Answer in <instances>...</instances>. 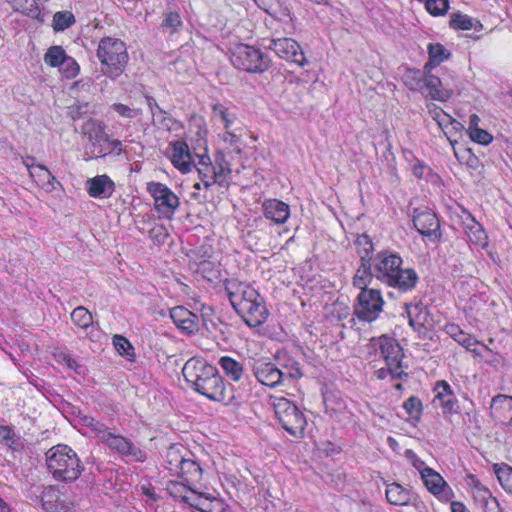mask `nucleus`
<instances>
[{"label": "nucleus", "mask_w": 512, "mask_h": 512, "mask_svg": "<svg viewBox=\"0 0 512 512\" xmlns=\"http://www.w3.org/2000/svg\"><path fill=\"white\" fill-rule=\"evenodd\" d=\"M182 374L189 386L210 401L226 406H236L239 402L227 385L218 369L202 358L192 357L183 366Z\"/></svg>", "instance_id": "obj_1"}, {"label": "nucleus", "mask_w": 512, "mask_h": 512, "mask_svg": "<svg viewBox=\"0 0 512 512\" xmlns=\"http://www.w3.org/2000/svg\"><path fill=\"white\" fill-rule=\"evenodd\" d=\"M224 288L232 308L249 327H260L267 321L270 312L266 301L254 286L226 279Z\"/></svg>", "instance_id": "obj_2"}, {"label": "nucleus", "mask_w": 512, "mask_h": 512, "mask_svg": "<svg viewBox=\"0 0 512 512\" xmlns=\"http://www.w3.org/2000/svg\"><path fill=\"white\" fill-rule=\"evenodd\" d=\"M96 55L101 64V72L113 80L124 73L129 61L125 42L110 36L100 39Z\"/></svg>", "instance_id": "obj_3"}, {"label": "nucleus", "mask_w": 512, "mask_h": 512, "mask_svg": "<svg viewBox=\"0 0 512 512\" xmlns=\"http://www.w3.org/2000/svg\"><path fill=\"white\" fill-rule=\"evenodd\" d=\"M46 455L48 470L56 480L72 482L80 477L83 465L71 447L59 444L50 448Z\"/></svg>", "instance_id": "obj_4"}, {"label": "nucleus", "mask_w": 512, "mask_h": 512, "mask_svg": "<svg viewBox=\"0 0 512 512\" xmlns=\"http://www.w3.org/2000/svg\"><path fill=\"white\" fill-rule=\"evenodd\" d=\"M232 66L242 72L263 74L272 66V59L260 47L237 43L230 50Z\"/></svg>", "instance_id": "obj_5"}, {"label": "nucleus", "mask_w": 512, "mask_h": 512, "mask_svg": "<svg viewBox=\"0 0 512 512\" xmlns=\"http://www.w3.org/2000/svg\"><path fill=\"white\" fill-rule=\"evenodd\" d=\"M166 490L174 499L181 500L198 512L222 511V502L219 498L200 492L184 481H169Z\"/></svg>", "instance_id": "obj_6"}, {"label": "nucleus", "mask_w": 512, "mask_h": 512, "mask_svg": "<svg viewBox=\"0 0 512 512\" xmlns=\"http://www.w3.org/2000/svg\"><path fill=\"white\" fill-rule=\"evenodd\" d=\"M275 416L283 429L295 438H303L307 420L295 403L285 397H270Z\"/></svg>", "instance_id": "obj_7"}, {"label": "nucleus", "mask_w": 512, "mask_h": 512, "mask_svg": "<svg viewBox=\"0 0 512 512\" xmlns=\"http://www.w3.org/2000/svg\"><path fill=\"white\" fill-rule=\"evenodd\" d=\"M194 167L205 189L211 188L214 184L225 185L231 175L230 163L225 160L222 152L216 153L213 161L209 155H201Z\"/></svg>", "instance_id": "obj_8"}, {"label": "nucleus", "mask_w": 512, "mask_h": 512, "mask_svg": "<svg viewBox=\"0 0 512 512\" xmlns=\"http://www.w3.org/2000/svg\"><path fill=\"white\" fill-rule=\"evenodd\" d=\"M146 191L153 199V208L159 218L172 220L180 207L179 197L166 184L150 181L146 183Z\"/></svg>", "instance_id": "obj_9"}, {"label": "nucleus", "mask_w": 512, "mask_h": 512, "mask_svg": "<svg viewBox=\"0 0 512 512\" xmlns=\"http://www.w3.org/2000/svg\"><path fill=\"white\" fill-rule=\"evenodd\" d=\"M378 345L381 357L389 367L391 378L393 380L406 379L408 374L403 369L404 351L400 343L395 338L382 335L378 339Z\"/></svg>", "instance_id": "obj_10"}, {"label": "nucleus", "mask_w": 512, "mask_h": 512, "mask_svg": "<svg viewBox=\"0 0 512 512\" xmlns=\"http://www.w3.org/2000/svg\"><path fill=\"white\" fill-rule=\"evenodd\" d=\"M384 299L378 289L360 291L354 305L356 317L365 322L375 321L383 310Z\"/></svg>", "instance_id": "obj_11"}, {"label": "nucleus", "mask_w": 512, "mask_h": 512, "mask_svg": "<svg viewBox=\"0 0 512 512\" xmlns=\"http://www.w3.org/2000/svg\"><path fill=\"white\" fill-rule=\"evenodd\" d=\"M270 49L281 59L296 64L301 68L309 65L301 45L294 39L288 37L272 39Z\"/></svg>", "instance_id": "obj_12"}, {"label": "nucleus", "mask_w": 512, "mask_h": 512, "mask_svg": "<svg viewBox=\"0 0 512 512\" xmlns=\"http://www.w3.org/2000/svg\"><path fill=\"white\" fill-rule=\"evenodd\" d=\"M165 156L171 164L182 174H188L192 171L195 163L185 140L178 139L168 143L165 150Z\"/></svg>", "instance_id": "obj_13"}, {"label": "nucleus", "mask_w": 512, "mask_h": 512, "mask_svg": "<svg viewBox=\"0 0 512 512\" xmlns=\"http://www.w3.org/2000/svg\"><path fill=\"white\" fill-rule=\"evenodd\" d=\"M213 117L220 121L225 130L223 134L224 142L230 146H237L242 137V128H233L237 119L234 112L221 103H215L211 106Z\"/></svg>", "instance_id": "obj_14"}, {"label": "nucleus", "mask_w": 512, "mask_h": 512, "mask_svg": "<svg viewBox=\"0 0 512 512\" xmlns=\"http://www.w3.org/2000/svg\"><path fill=\"white\" fill-rule=\"evenodd\" d=\"M100 441L111 450L123 456L131 457L135 461L144 462L147 458L146 453L136 447L131 440L121 434L112 433L110 429Z\"/></svg>", "instance_id": "obj_15"}, {"label": "nucleus", "mask_w": 512, "mask_h": 512, "mask_svg": "<svg viewBox=\"0 0 512 512\" xmlns=\"http://www.w3.org/2000/svg\"><path fill=\"white\" fill-rule=\"evenodd\" d=\"M426 489L440 502L448 503L455 497L454 490L440 473L430 468L421 475Z\"/></svg>", "instance_id": "obj_16"}, {"label": "nucleus", "mask_w": 512, "mask_h": 512, "mask_svg": "<svg viewBox=\"0 0 512 512\" xmlns=\"http://www.w3.org/2000/svg\"><path fill=\"white\" fill-rule=\"evenodd\" d=\"M35 161L36 159L34 157L27 156L23 160V164L38 188L49 193L55 191L58 186H61L60 182L45 165L36 164Z\"/></svg>", "instance_id": "obj_17"}, {"label": "nucleus", "mask_w": 512, "mask_h": 512, "mask_svg": "<svg viewBox=\"0 0 512 512\" xmlns=\"http://www.w3.org/2000/svg\"><path fill=\"white\" fill-rule=\"evenodd\" d=\"M412 221L414 227L422 236L433 242L440 240V222L433 211L430 209H415Z\"/></svg>", "instance_id": "obj_18"}, {"label": "nucleus", "mask_w": 512, "mask_h": 512, "mask_svg": "<svg viewBox=\"0 0 512 512\" xmlns=\"http://www.w3.org/2000/svg\"><path fill=\"white\" fill-rule=\"evenodd\" d=\"M401 266H403V259L398 253L388 250L380 251L375 262L376 277L386 284Z\"/></svg>", "instance_id": "obj_19"}, {"label": "nucleus", "mask_w": 512, "mask_h": 512, "mask_svg": "<svg viewBox=\"0 0 512 512\" xmlns=\"http://www.w3.org/2000/svg\"><path fill=\"white\" fill-rule=\"evenodd\" d=\"M433 402L441 408L444 416H451L458 413V400L451 385L445 381H437L433 388Z\"/></svg>", "instance_id": "obj_20"}, {"label": "nucleus", "mask_w": 512, "mask_h": 512, "mask_svg": "<svg viewBox=\"0 0 512 512\" xmlns=\"http://www.w3.org/2000/svg\"><path fill=\"white\" fill-rule=\"evenodd\" d=\"M253 373L258 382L270 388L281 385L285 379L284 371L268 361H257Z\"/></svg>", "instance_id": "obj_21"}, {"label": "nucleus", "mask_w": 512, "mask_h": 512, "mask_svg": "<svg viewBox=\"0 0 512 512\" xmlns=\"http://www.w3.org/2000/svg\"><path fill=\"white\" fill-rule=\"evenodd\" d=\"M432 72H425L422 94L433 101L445 103L452 98L454 91L451 88L444 87L442 80Z\"/></svg>", "instance_id": "obj_22"}, {"label": "nucleus", "mask_w": 512, "mask_h": 512, "mask_svg": "<svg viewBox=\"0 0 512 512\" xmlns=\"http://www.w3.org/2000/svg\"><path fill=\"white\" fill-rule=\"evenodd\" d=\"M170 317L176 327L187 335H192L199 329L197 314L191 312L184 306L173 307L170 310Z\"/></svg>", "instance_id": "obj_23"}, {"label": "nucleus", "mask_w": 512, "mask_h": 512, "mask_svg": "<svg viewBox=\"0 0 512 512\" xmlns=\"http://www.w3.org/2000/svg\"><path fill=\"white\" fill-rule=\"evenodd\" d=\"M461 225L465 235L471 243L482 248L487 246L488 236L483 226L475 220L470 212L463 210Z\"/></svg>", "instance_id": "obj_24"}, {"label": "nucleus", "mask_w": 512, "mask_h": 512, "mask_svg": "<svg viewBox=\"0 0 512 512\" xmlns=\"http://www.w3.org/2000/svg\"><path fill=\"white\" fill-rule=\"evenodd\" d=\"M263 215L276 225L285 224L290 217V206L276 198L265 199L262 203Z\"/></svg>", "instance_id": "obj_25"}, {"label": "nucleus", "mask_w": 512, "mask_h": 512, "mask_svg": "<svg viewBox=\"0 0 512 512\" xmlns=\"http://www.w3.org/2000/svg\"><path fill=\"white\" fill-rule=\"evenodd\" d=\"M419 282V276L413 268H401L390 278L386 285L401 293L413 291Z\"/></svg>", "instance_id": "obj_26"}, {"label": "nucleus", "mask_w": 512, "mask_h": 512, "mask_svg": "<svg viewBox=\"0 0 512 512\" xmlns=\"http://www.w3.org/2000/svg\"><path fill=\"white\" fill-rule=\"evenodd\" d=\"M115 189L114 181L106 174L97 175L87 180V193L92 198H110Z\"/></svg>", "instance_id": "obj_27"}, {"label": "nucleus", "mask_w": 512, "mask_h": 512, "mask_svg": "<svg viewBox=\"0 0 512 512\" xmlns=\"http://www.w3.org/2000/svg\"><path fill=\"white\" fill-rule=\"evenodd\" d=\"M443 330L466 350L475 355H480L476 347L482 343L478 341L474 335L464 331L458 324L448 322L444 325Z\"/></svg>", "instance_id": "obj_28"}, {"label": "nucleus", "mask_w": 512, "mask_h": 512, "mask_svg": "<svg viewBox=\"0 0 512 512\" xmlns=\"http://www.w3.org/2000/svg\"><path fill=\"white\" fill-rule=\"evenodd\" d=\"M491 416L502 424L512 422V396L499 394L492 398Z\"/></svg>", "instance_id": "obj_29"}, {"label": "nucleus", "mask_w": 512, "mask_h": 512, "mask_svg": "<svg viewBox=\"0 0 512 512\" xmlns=\"http://www.w3.org/2000/svg\"><path fill=\"white\" fill-rule=\"evenodd\" d=\"M174 476L179 477L182 481L188 483V485H192L196 488L197 484L202 480L203 470L192 455L184 461L182 466L179 468V472H176Z\"/></svg>", "instance_id": "obj_30"}, {"label": "nucleus", "mask_w": 512, "mask_h": 512, "mask_svg": "<svg viewBox=\"0 0 512 512\" xmlns=\"http://www.w3.org/2000/svg\"><path fill=\"white\" fill-rule=\"evenodd\" d=\"M192 453L189 452L182 444H172L166 451L165 467L171 475L179 472L180 466L187 460Z\"/></svg>", "instance_id": "obj_31"}, {"label": "nucleus", "mask_w": 512, "mask_h": 512, "mask_svg": "<svg viewBox=\"0 0 512 512\" xmlns=\"http://www.w3.org/2000/svg\"><path fill=\"white\" fill-rule=\"evenodd\" d=\"M427 53L428 61L424 64V72L428 73L451 57V52L441 43H429L427 45Z\"/></svg>", "instance_id": "obj_32"}, {"label": "nucleus", "mask_w": 512, "mask_h": 512, "mask_svg": "<svg viewBox=\"0 0 512 512\" xmlns=\"http://www.w3.org/2000/svg\"><path fill=\"white\" fill-rule=\"evenodd\" d=\"M386 500L394 506H408L411 504L412 492L401 484L393 482L386 486Z\"/></svg>", "instance_id": "obj_33"}, {"label": "nucleus", "mask_w": 512, "mask_h": 512, "mask_svg": "<svg viewBox=\"0 0 512 512\" xmlns=\"http://www.w3.org/2000/svg\"><path fill=\"white\" fill-rule=\"evenodd\" d=\"M72 323L80 329L85 336H88L94 330V320L92 313L84 306H78L73 309L70 315Z\"/></svg>", "instance_id": "obj_34"}, {"label": "nucleus", "mask_w": 512, "mask_h": 512, "mask_svg": "<svg viewBox=\"0 0 512 512\" xmlns=\"http://www.w3.org/2000/svg\"><path fill=\"white\" fill-rule=\"evenodd\" d=\"M219 366L223 370L225 376L232 382H239L242 380L245 369L242 362L234 359L231 356H222L218 361Z\"/></svg>", "instance_id": "obj_35"}, {"label": "nucleus", "mask_w": 512, "mask_h": 512, "mask_svg": "<svg viewBox=\"0 0 512 512\" xmlns=\"http://www.w3.org/2000/svg\"><path fill=\"white\" fill-rule=\"evenodd\" d=\"M406 311L409 318V325L415 331L420 332L425 327L428 320L429 313L427 308L423 304L419 303L407 305Z\"/></svg>", "instance_id": "obj_36"}, {"label": "nucleus", "mask_w": 512, "mask_h": 512, "mask_svg": "<svg viewBox=\"0 0 512 512\" xmlns=\"http://www.w3.org/2000/svg\"><path fill=\"white\" fill-rule=\"evenodd\" d=\"M403 409L408 415L406 421L413 427H417L422 420L423 403L418 396H410L402 404Z\"/></svg>", "instance_id": "obj_37"}, {"label": "nucleus", "mask_w": 512, "mask_h": 512, "mask_svg": "<svg viewBox=\"0 0 512 512\" xmlns=\"http://www.w3.org/2000/svg\"><path fill=\"white\" fill-rule=\"evenodd\" d=\"M425 72L416 68H407L403 75V83L412 92L423 93Z\"/></svg>", "instance_id": "obj_38"}, {"label": "nucleus", "mask_w": 512, "mask_h": 512, "mask_svg": "<svg viewBox=\"0 0 512 512\" xmlns=\"http://www.w3.org/2000/svg\"><path fill=\"white\" fill-rule=\"evenodd\" d=\"M492 468L502 489L512 496V466L507 463H495Z\"/></svg>", "instance_id": "obj_39"}, {"label": "nucleus", "mask_w": 512, "mask_h": 512, "mask_svg": "<svg viewBox=\"0 0 512 512\" xmlns=\"http://www.w3.org/2000/svg\"><path fill=\"white\" fill-rule=\"evenodd\" d=\"M78 421L81 426L89 429L99 440H101L109 430L106 424L90 415L79 414Z\"/></svg>", "instance_id": "obj_40"}, {"label": "nucleus", "mask_w": 512, "mask_h": 512, "mask_svg": "<svg viewBox=\"0 0 512 512\" xmlns=\"http://www.w3.org/2000/svg\"><path fill=\"white\" fill-rule=\"evenodd\" d=\"M354 245L357 254L360 256L361 263H370L374 251L371 238L367 234L358 235Z\"/></svg>", "instance_id": "obj_41"}, {"label": "nucleus", "mask_w": 512, "mask_h": 512, "mask_svg": "<svg viewBox=\"0 0 512 512\" xmlns=\"http://www.w3.org/2000/svg\"><path fill=\"white\" fill-rule=\"evenodd\" d=\"M67 55L65 49L60 45L50 46L44 54V62L51 68H59L66 60Z\"/></svg>", "instance_id": "obj_42"}, {"label": "nucleus", "mask_w": 512, "mask_h": 512, "mask_svg": "<svg viewBox=\"0 0 512 512\" xmlns=\"http://www.w3.org/2000/svg\"><path fill=\"white\" fill-rule=\"evenodd\" d=\"M372 279L370 263H361L353 277V285L361 291L369 290L367 286L371 283Z\"/></svg>", "instance_id": "obj_43"}, {"label": "nucleus", "mask_w": 512, "mask_h": 512, "mask_svg": "<svg viewBox=\"0 0 512 512\" xmlns=\"http://www.w3.org/2000/svg\"><path fill=\"white\" fill-rule=\"evenodd\" d=\"M76 22L75 16L71 11H58L53 15L52 28L55 32L64 31Z\"/></svg>", "instance_id": "obj_44"}, {"label": "nucleus", "mask_w": 512, "mask_h": 512, "mask_svg": "<svg viewBox=\"0 0 512 512\" xmlns=\"http://www.w3.org/2000/svg\"><path fill=\"white\" fill-rule=\"evenodd\" d=\"M62 495L56 486L49 485L44 488L41 495L42 507L45 511L55 510V505L61 499Z\"/></svg>", "instance_id": "obj_45"}, {"label": "nucleus", "mask_w": 512, "mask_h": 512, "mask_svg": "<svg viewBox=\"0 0 512 512\" xmlns=\"http://www.w3.org/2000/svg\"><path fill=\"white\" fill-rule=\"evenodd\" d=\"M468 479L471 481L472 487L482 498L486 506L489 504H494L497 507L499 506L497 498L493 496L492 492L486 486H484L475 475L469 474Z\"/></svg>", "instance_id": "obj_46"}, {"label": "nucleus", "mask_w": 512, "mask_h": 512, "mask_svg": "<svg viewBox=\"0 0 512 512\" xmlns=\"http://www.w3.org/2000/svg\"><path fill=\"white\" fill-rule=\"evenodd\" d=\"M155 109L158 113V115H157L158 124L162 128H164L168 131H178L183 128V124L181 121L172 117L169 113H167L165 110L160 108L157 104H155Z\"/></svg>", "instance_id": "obj_47"}, {"label": "nucleus", "mask_w": 512, "mask_h": 512, "mask_svg": "<svg viewBox=\"0 0 512 512\" xmlns=\"http://www.w3.org/2000/svg\"><path fill=\"white\" fill-rule=\"evenodd\" d=\"M477 119L478 117L476 115L472 116L471 123L469 126L470 139L473 142L481 145H489L493 140V136L488 131L479 128L476 123L473 125V120Z\"/></svg>", "instance_id": "obj_48"}, {"label": "nucleus", "mask_w": 512, "mask_h": 512, "mask_svg": "<svg viewBox=\"0 0 512 512\" xmlns=\"http://www.w3.org/2000/svg\"><path fill=\"white\" fill-rule=\"evenodd\" d=\"M426 108L429 115L439 125V127L442 128L443 126H447L452 123L453 118L435 103H427Z\"/></svg>", "instance_id": "obj_49"}, {"label": "nucleus", "mask_w": 512, "mask_h": 512, "mask_svg": "<svg viewBox=\"0 0 512 512\" xmlns=\"http://www.w3.org/2000/svg\"><path fill=\"white\" fill-rule=\"evenodd\" d=\"M426 11L434 16H444L449 10V0H424Z\"/></svg>", "instance_id": "obj_50"}, {"label": "nucleus", "mask_w": 512, "mask_h": 512, "mask_svg": "<svg viewBox=\"0 0 512 512\" xmlns=\"http://www.w3.org/2000/svg\"><path fill=\"white\" fill-rule=\"evenodd\" d=\"M58 69L63 78L68 80L76 78L80 73L78 62L71 56H68Z\"/></svg>", "instance_id": "obj_51"}, {"label": "nucleus", "mask_w": 512, "mask_h": 512, "mask_svg": "<svg viewBox=\"0 0 512 512\" xmlns=\"http://www.w3.org/2000/svg\"><path fill=\"white\" fill-rule=\"evenodd\" d=\"M112 341L119 355L125 356L127 358L134 356V348L126 337L120 334H115Z\"/></svg>", "instance_id": "obj_52"}, {"label": "nucleus", "mask_w": 512, "mask_h": 512, "mask_svg": "<svg viewBox=\"0 0 512 512\" xmlns=\"http://www.w3.org/2000/svg\"><path fill=\"white\" fill-rule=\"evenodd\" d=\"M449 25L454 30H470L473 28V22L470 16L461 13H454L451 16Z\"/></svg>", "instance_id": "obj_53"}, {"label": "nucleus", "mask_w": 512, "mask_h": 512, "mask_svg": "<svg viewBox=\"0 0 512 512\" xmlns=\"http://www.w3.org/2000/svg\"><path fill=\"white\" fill-rule=\"evenodd\" d=\"M285 373V378L299 379L302 377V371L299 362L289 359L286 363L281 364Z\"/></svg>", "instance_id": "obj_54"}, {"label": "nucleus", "mask_w": 512, "mask_h": 512, "mask_svg": "<svg viewBox=\"0 0 512 512\" xmlns=\"http://www.w3.org/2000/svg\"><path fill=\"white\" fill-rule=\"evenodd\" d=\"M112 108L119 116L127 119H133L141 114V109L131 108L122 103H114Z\"/></svg>", "instance_id": "obj_55"}, {"label": "nucleus", "mask_w": 512, "mask_h": 512, "mask_svg": "<svg viewBox=\"0 0 512 512\" xmlns=\"http://www.w3.org/2000/svg\"><path fill=\"white\" fill-rule=\"evenodd\" d=\"M182 25L183 22L178 12H168L165 14L162 27L171 28L173 32H176Z\"/></svg>", "instance_id": "obj_56"}, {"label": "nucleus", "mask_w": 512, "mask_h": 512, "mask_svg": "<svg viewBox=\"0 0 512 512\" xmlns=\"http://www.w3.org/2000/svg\"><path fill=\"white\" fill-rule=\"evenodd\" d=\"M407 457L410 459L413 467L420 473V476L422 475V473H424V470L430 469V467H428L426 463L421 458H419L414 452L407 451Z\"/></svg>", "instance_id": "obj_57"}, {"label": "nucleus", "mask_w": 512, "mask_h": 512, "mask_svg": "<svg viewBox=\"0 0 512 512\" xmlns=\"http://www.w3.org/2000/svg\"><path fill=\"white\" fill-rule=\"evenodd\" d=\"M50 512H75L74 503L71 500L62 498L55 505V510Z\"/></svg>", "instance_id": "obj_58"}, {"label": "nucleus", "mask_w": 512, "mask_h": 512, "mask_svg": "<svg viewBox=\"0 0 512 512\" xmlns=\"http://www.w3.org/2000/svg\"><path fill=\"white\" fill-rule=\"evenodd\" d=\"M141 492L144 496L152 501H156L159 498L156 494L155 487L149 482L141 485Z\"/></svg>", "instance_id": "obj_59"}, {"label": "nucleus", "mask_w": 512, "mask_h": 512, "mask_svg": "<svg viewBox=\"0 0 512 512\" xmlns=\"http://www.w3.org/2000/svg\"><path fill=\"white\" fill-rule=\"evenodd\" d=\"M13 438V431L7 425H0V442H7Z\"/></svg>", "instance_id": "obj_60"}, {"label": "nucleus", "mask_w": 512, "mask_h": 512, "mask_svg": "<svg viewBox=\"0 0 512 512\" xmlns=\"http://www.w3.org/2000/svg\"><path fill=\"white\" fill-rule=\"evenodd\" d=\"M451 512H470L469 509L463 502L460 501H449Z\"/></svg>", "instance_id": "obj_61"}, {"label": "nucleus", "mask_w": 512, "mask_h": 512, "mask_svg": "<svg viewBox=\"0 0 512 512\" xmlns=\"http://www.w3.org/2000/svg\"><path fill=\"white\" fill-rule=\"evenodd\" d=\"M425 168H426V166L418 161L417 163H415L413 165V168H412L413 174L418 178H422L424 176Z\"/></svg>", "instance_id": "obj_62"}, {"label": "nucleus", "mask_w": 512, "mask_h": 512, "mask_svg": "<svg viewBox=\"0 0 512 512\" xmlns=\"http://www.w3.org/2000/svg\"><path fill=\"white\" fill-rule=\"evenodd\" d=\"M201 187H202L201 183H198V182L193 185V188L195 189V192L191 193V195H190L191 199H194V200H196L198 202H201L202 198H201V195L199 193V191L201 190Z\"/></svg>", "instance_id": "obj_63"}, {"label": "nucleus", "mask_w": 512, "mask_h": 512, "mask_svg": "<svg viewBox=\"0 0 512 512\" xmlns=\"http://www.w3.org/2000/svg\"><path fill=\"white\" fill-rule=\"evenodd\" d=\"M387 375H390V371H389V367L387 366V368H380L376 371V377L379 379V380H383L387 377Z\"/></svg>", "instance_id": "obj_64"}]
</instances>
